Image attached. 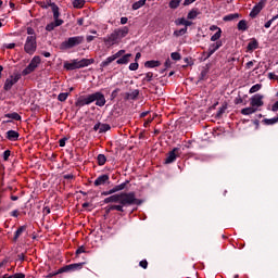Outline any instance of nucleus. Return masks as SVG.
Returning <instances> with one entry per match:
<instances>
[{"label": "nucleus", "instance_id": "nucleus-7", "mask_svg": "<svg viewBox=\"0 0 278 278\" xmlns=\"http://www.w3.org/2000/svg\"><path fill=\"white\" fill-rule=\"evenodd\" d=\"M20 79H21V75H18V74H16L15 76H10L4 81L3 90H5V92H10V90H12V87L15 84H18Z\"/></svg>", "mask_w": 278, "mask_h": 278}, {"label": "nucleus", "instance_id": "nucleus-47", "mask_svg": "<svg viewBox=\"0 0 278 278\" xmlns=\"http://www.w3.org/2000/svg\"><path fill=\"white\" fill-rule=\"evenodd\" d=\"M53 24H54L56 27H60V26L64 25V20H60V17H56V18H54Z\"/></svg>", "mask_w": 278, "mask_h": 278}, {"label": "nucleus", "instance_id": "nucleus-43", "mask_svg": "<svg viewBox=\"0 0 278 278\" xmlns=\"http://www.w3.org/2000/svg\"><path fill=\"white\" fill-rule=\"evenodd\" d=\"M172 60H174L175 62H179V60H181V54L179 52H173L170 54Z\"/></svg>", "mask_w": 278, "mask_h": 278}, {"label": "nucleus", "instance_id": "nucleus-42", "mask_svg": "<svg viewBox=\"0 0 278 278\" xmlns=\"http://www.w3.org/2000/svg\"><path fill=\"white\" fill-rule=\"evenodd\" d=\"M68 92H62L58 96V101H61V103H64L68 99Z\"/></svg>", "mask_w": 278, "mask_h": 278}, {"label": "nucleus", "instance_id": "nucleus-52", "mask_svg": "<svg viewBox=\"0 0 278 278\" xmlns=\"http://www.w3.org/2000/svg\"><path fill=\"white\" fill-rule=\"evenodd\" d=\"M175 25H186V18L185 17H180V18H177L175 21Z\"/></svg>", "mask_w": 278, "mask_h": 278}, {"label": "nucleus", "instance_id": "nucleus-61", "mask_svg": "<svg viewBox=\"0 0 278 278\" xmlns=\"http://www.w3.org/2000/svg\"><path fill=\"white\" fill-rule=\"evenodd\" d=\"M93 131H101V122H98V123L93 126Z\"/></svg>", "mask_w": 278, "mask_h": 278}, {"label": "nucleus", "instance_id": "nucleus-49", "mask_svg": "<svg viewBox=\"0 0 278 278\" xmlns=\"http://www.w3.org/2000/svg\"><path fill=\"white\" fill-rule=\"evenodd\" d=\"M102 197H110V194H116V192L114 191V188L110 189L109 191H103Z\"/></svg>", "mask_w": 278, "mask_h": 278}, {"label": "nucleus", "instance_id": "nucleus-21", "mask_svg": "<svg viewBox=\"0 0 278 278\" xmlns=\"http://www.w3.org/2000/svg\"><path fill=\"white\" fill-rule=\"evenodd\" d=\"M157 66H162V62L155 61V60H151V61H147L144 63V67L146 68H157Z\"/></svg>", "mask_w": 278, "mask_h": 278}, {"label": "nucleus", "instance_id": "nucleus-20", "mask_svg": "<svg viewBox=\"0 0 278 278\" xmlns=\"http://www.w3.org/2000/svg\"><path fill=\"white\" fill-rule=\"evenodd\" d=\"M260 47V42L257 39L253 38L251 41L248 43L247 51H255Z\"/></svg>", "mask_w": 278, "mask_h": 278}, {"label": "nucleus", "instance_id": "nucleus-37", "mask_svg": "<svg viewBox=\"0 0 278 278\" xmlns=\"http://www.w3.org/2000/svg\"><path fill=\"white\" fill-rule=\"evenodd\" d=\"M147 4V0H139L132 4V10H140L143 5Z\"/></svg>", "mask_w": 278, "mask_h": 278}, {"label": "nucleus", "instance_id": "nucleus-38", "mask_svg": "<svg viewBox=\"0 0 278 278\" xmlns=\"http://www.w3.org/2000/svg\"><path fill=\"white\" fill-rule=\"evenodd\" d=\"M111 129H112V126H110V124H101L100 123L99 134H105V131H110Z\"/></svg>", "mask_w": 278, "mask_h": 278}, {"label": "nucleus", "instance_id": "nucleus-41", "mask_svg": "<svg viewBox=\"0 0 278 278\" xmlns=\"http://www.w3.org/2000/svg\"><path fill=\"white\" fill-rule=\"evenodd\" d=\"M260 90H262V84H256L250 88L249 92L250 94H254V92H260Z\"/></svg>", "mask_w": 278, "mask_h": 278}, {"label": "nucleus", "instance_id": "nucleus-64", "mask_svg": "<svg viewBox=\"0 0 278 278\" xmlns=\"http://www.w3.org/2000/svg\"><path fill=\"white\" fill-rule=\"evenodd\" d=\"M218 29H220V27H218L216 25L210 26V31H218Z\"/></svg>", "mask_w": 278, "mask_h": 278}, {"label": "nucleus", "instance_id": "nucleus-60", "mask_svg": "<svg viewBox=\"0 0 278 278\" xmlns=\"http://www.w3.org/2000/svg\"><path fill=\"white\" fill-rule=\"evenodd\" d=\"M194 1H197V0H185L182 5H185V8L188 5H192V3H194Z\"/></svg>", "mask_w": 278, "mask_h": 278}, {"label": "nucleus", "instance_id": "nucleus-63", "mask_svg": "<svg viewBox=\"0 0 278 278\" xmlns=\"http://www.w3.org/2000/svg\"><path fill=\"white\" fill-rule=\"evenodd\" d=\"M269 79H276L278 81V76L275 73L268 74Z\"/></svg>", "mask_w": 278, "mask_h": 278}, {"label": "nucleus", "instance_id": "nucleus-40", "mask_svg": "<svg viewBox=\"0 0 278 278\" xmlns=\"http://www.w3.org/2000/svg\"><path fill=\"white\" fill-rule=\"evenodd\" d=\"M180 3H181V0H170L169 1L170 10H177Z\"/></svg>", "mask_w": 278, "mask_h": 278}, {"label": "nucleus", "instance_id": "nucleus-15", "mask_svg": "<svg viewBox=\"0 0 278 278\" xmlns=\"http://www.w3.org/2000/svg\"><path fill=\"white\" fill-rule=\"evenodd\" d=\"M140 94V90L135 89L132 92H126L124 96L125 101H136Z\"/></svg>", "mask_w": 278, "mask_h": 278}, {"label": "nucleus", "instance_id": "nucleus-9", "mask_svg": "<svg viewBox=\"0 0 278 278\" xmlns=\"http://www.w3.org/2000/svg\"><path fill=\"white\" fill-rule=\"evenodd\" d=\"M181 154V150L179 148H174L166 156L165 164H173L176 162L177 157Z\"/></svg>", "mask_w": 278, "mask_h": 278}, {"label": "nucleus", "instance_id": "nucleus-58", "mask_svg": "<svg viewBox=\"0 0 278 278\" xmlns=\"http://www.w3.org/2000/svg\"><path fill=\"white\" fill-rule=\"evenodd\" d=\"M16 47V43H4L3 49H14Z\"/></svg>", "mask_w": 278, "mask_h": 278}, {"label": "nucleus", "instance_id": "nucleus-13", "mask_svg": "<svg viewBox=\"0 0 278 278\" xmlns=\"http://www.w3.org/2000/svg\"><path fill=\"white\" fill-rule=\"evenodd\" d=\"M210 68H212V64L207 63L205 66L202 67V71L199 76V81H206L210 75Z\"/></svg>", "mask_w": 278, "mask_h": 278}, {"label": "nucleus", "instance_id": "nucleus-16", "mask_svg": "<svg viewBox=\"0 0 278 278\" xmlns=\"http://www.w3.org/2000/svg\"><path fill=\"white\" fill-rule=\"evenodd\" d=\"M21 137V134L16 130H8L7 131V140H10L11 142H16L18 138Z\"/></svg>", "mask_w": 278, "mask_h": 278}, {"label": "nucleus", "instance_id": "nucleus-24", "mask_svg": "<svg viewBox=\"0 0 278 278\" xmlns=\"http://www.w3.org/2000/svg\"><path fill=\"white\" fill-rule=\"evenodd\" d=\"M201 14V12H199V9L193 8L191 11H189V13L187 14V18L188 21H194V18H197V16Z\"/></svg>", "mask_w": 278, "mask_h": 278}, {"label": "nucleus", "instance_id": "nucleus-25", "mask_svg": "<svg viewBox=\"0 0 278 278\" xmlns=\"http://www.w3.org/2000/svg\"><path fill=\"white\" fill-rule=\"evenodd\" d=\"M24 231H27V226H21L20 228H17L13 238L14 242H16L18 238H21Z\"/></svg>", "mask_w": 278, "mask_h": 278}, {"label": "nucleus", "instance_id": "nucleus-31", "mask_svg": "<svg viewBox=\"0 0 278 278\" xmlns=\"http://www.w3.org/2000/svg\"><path fill=\"white\" fill-rule=\"evenodd\" d=\"M129 58H131V53H127V54L123 55L122 58H119L116 61V64H129Z\"/></svg>", "mask_w": 278, "mask_h": 278}, {"label": "nucleus", "instance_id": "nucleus-56", "mask_svg": "<svg viewBox=\"0 0 278 278\" xmlns=\"http://www.w3.org/2000/svg\"><path fill=\"white\" fill-rule=\"evenodd\" d=\"M81 253H86V248L83 245V247H79L77 250H76V255H81Z\"/></svg>", "mask_w": 278, "mask_h": 278}, {"label": "nucleus", "instance_id": "nucleus-35", "mask_svg": "<svg viewBox=\"0 0 278 278\" xmlns=\"http://www.w3.org/2000/svg\"><path fill=\"white\" fill-rule=\"evenodd\" d=\"M98 166H104L105 162H108V157L105 154H99L97 156Z\"/></svg>", "mask_w": 278, "mask_h": 278}, {"label": "nucleus", "instance_id": "nucleus-18", "mask_svg": "<svg viewBox=\"0 0 278 278\" xmlns=\"http://www.w3.org/2000/svg\"><path fill=\"white\" fill-rule=\"evenodd\" d=\"M48 5L51 8V10L53 12V18L54 20L60 18V7H58V4H55V2H50V3H48Z\"/></svg>", "mask_w": 278, "mask_h": 278}, {"label": "nucleus", "instance_id": "nucleus-2", "mask_svg": "<svg viewBox=\"0 0 278 278\" xmlns=\"http://www.w3.org/2000/svg\"><path fill=\"white\" fill-rule=\"evenodd\" d=\"M98 108H103L105 105V94L101 91H97L93 93L79 96L78 99L75 101V106L78 108V110H81L85 105H90L91 103H94Z\"/></svg>", "mask_w": 278, "mask_h": 278}, {"label": "nucleus", "instance_id": "nucleus-26", "mask_svg": "<svg viewBox=\"0 0 278 278\" xmlns=\"http://www.w3.org/2000/svg\"><path fill=\"white\" fill-rule=\"evenodd\" d=\"M72 5L75 10H81L86 5V0H73Z\"/></svg>", "mask_w": 278, "mask_h": 278}, {"label": "nucleus", "instance_id": "nucleus-14", "mask_svg": "<svg viewBox=\"0 0 278 278\" xmlns=\"http://www.w3.org/2000/svg\"><path fill=\"white\" fill-rule=\"evenodd\" d=\"M110 181V175L103 174L100 175L93 182V186L99 187V186H105Z\"/></svg>", "mask_w": 278, "mask_h": 278}, {"label": "nucleus", "instance_id": "nucleus-10", "mask_svg": "<svg viewBox=\"0 0 278 278\" xmlns=\"http://www.w3.org/2000/svg\"><path fill=\"white\" fill-rule=\"evenodd\" d=\"M266 8V0H261L257 4L253 7V9L250 12L251 18H256L260 12Z\"/></svg>", "mask_w": 278, "mask_h": 278}, {"label": "nucleus", "instance_id": "nucleus-5", "mask_svg": "<svg viewBox=\"0 0 278 278\" xmlns=\"http://www.w3.org/2000/svg\"><path fill=\"white\" fill-rule=\"evenodd\" d=\"M36 49H38L37 37L28 36L24 45L25 53H28V55H34L36 53Z\"/></svg>", "mask_w": 278, "mask_h": 278}, {"label": "nucleus", "instance_id": "nucleus-57", "mask_svg": "<svg viewBox=\"0 0 278 278\" xmlns=\"http://www.w3.org/2000/svg\"><path fill=\"white\" fill-rule=\"evenodd\" d=\"M273 23H275V20H273V17L267 21L264 25L265 29H269L270 25H273Z\"/></svg>", "mask_w": 278, "mask_h": 278}, {"label": "nucleus", "instance_id": "nucleus-19", "mask_svg": "<svg viewBox=\"0 0 278 278\" xmlns=\"http://www.w3.org/2000/svg\"><path fill=\"white\" fill-rule=\"evenodd\" d=\"M115 31L117 34V38L121 40L122 38H125L127 34H129V27L125 26L123 28L115 29Z\"/></svg>", "mask_w": 278, "mask_h": 278}, {"label": "nucleus", "instance_id": "nucleus-11", "mask_svg": "<svg viewBox=\"0 0 278 278\" xmlns=\"http://www.w3.org/2000/svg\"><path fill=\"white\" fill-rule=\"evenodd\" d=\"M263 99H264V96L256 93L250 99V105H252V108H255L257 110V108H262L264 105Z\"/></svg>", "mask_w": 278, "mask_h": 278}, {"label": "nucleus", "instance_id": "nucleus-48", "mask_svg": "<svg viewBox=\"0 0 278 278\" xmlns=\"http://www.w3.org/2000/svg\"><path fill=\"white\" fill-rule=\"evenodd\" d=\"M10 155H12V152L10 150H5L3 152V160H4V162H8V160H10Z\"/></svg>", "mask_w": 278, "mask_h": 278}, {"label": "nucleus", "instance_id": "nucleus-62", "mask_svg": "<svg viewBox=\"0 0 278 278\" xmlns=\"http://www.w3.org/2000/svg\"><path fill=\"white\" fill-rule=\"evenodd\" d=\"M271 112H278V100L271 105Z\"/></svg>", "mask_w": 278, "mask_h": 278}, {"label": "nucleus", "instance_id": "nucleus-22", "mask_svg": "<svg viewBox=\"0 0 278 278\" xmlns=\"http://www.w3.org/2000/svg\"><path fill=\"white\" fill-rule=\"evenodd\" d=\"M220 47H223V41H216L210 45L208 51L214 54L218 49H220Z\"/></svg>", "mask_w": 278, "mask_h": 278}, {"label": "nucleus", "instance_id": "nucleus-44", "mask_svg": "<svg viewBox=\"0 0 278 278\" xmlns=\"http://www.w3.org/2000/svg\"><path fill=\"white\" fill-rule=\"evenodd\" d=\"M142 81H153V72H148Z\"/></svg>", "mask_w": 278, "mask_h": 278}, {"label": "nucleus", "instance_id": "nucleus-27", "mask_svg": "<svg viewBox=\"0 0 278 278\" xmlns=\"http://www.w3.org/2000/svg\"><path fill=\"white\" fill-rule=\"evenodd\" d=\"M227 111V104H223L217 113L215 114V118H217V121H220V118H223V114H225V112Z\"/></svg>", "mask_w": 278, "mask_h": 278}, {"label": "nucleus", "instance_id": "nucleus-50", "mask_svg": "<svg viewBox=\"0 0 278 278\" xmlns=\"http://www.w3.org/2000/svg\"><path fill=\"white\" fill-rule=\"evenodd\" d=\"M55 24L52 22L46 26V31H53L55 29Z\"/></svg>", "mask_w": 278, "mask_h": 278}, {"label": "nucleus", "instance_id": "nucleus-55", "mask_svg": "<svg viewBox=\"0 0 278 278\" xmlns=\"http://www.w3.org/2000/svg\"><path fill=\"white\" fill-rule=\"evenodd\" d=\"M139 266H141V268L147 269L149 266V262H147V260L140 261Z\"/></svg>", "mask_w": 278, "mask_h": 278}, {"label": "nucleus", "instance_id": "nucleus-59", "mask_svg": "<svg viewBox=\"0 0 278 278\" xmlns=\"http://www.w3.org/2000/svg\"><path fill=\"white\" fill-rule=\"evenodd\" d=\"M203 55L205 56L204 58V61L205 60H210V58H212V55H214L210 50H207V52H203Z\"/></svg>", "mask_w": 278, "mask_h": 278}, {"label": "nucleus", "instance_id": "nucleus-33", "mask_svg": "<svg viewBox=\"0 0 278 278\" xmlns=\"http://www.w3.org/2000/svg\"><path fill=\"white\" fill-rule=\"evenodd\" d=\"M114 60H116V59H114L113 55L106 58L105 61L101 62V64H100L101 68H105L106 66H110V64H112V62H114Z\"/></svg>", "mask_w": 278, "mask_h": 278}, {"label": "nucleus", "instance_id": "nucleus-6", "mask_svg": "<svg viewBox=\"0 0 278 278\" xmlns=\"http://www.w3.org/2000/svg\"><path fill=\"white\" fill-rule=\"evenodd\" d=\"M41 59L39 55H35L30 63L22 71V75L25 77L27 75H30V73H34L36 71L37 66L40 65Z\"/></svg>", "mask_w": 278, "mask_h": 278}, {"label": "nucleus", "instance_id": "nucleus-28", "mask_svg": "<svg viewBox=\"0 0 278 278\" xmlns=\"http://www.w3.org/2000/svg\"><path fill=\"white\" fill-rule=\"evenodd\" d=\"M4 118H11V121H22L21 115L16 112L4 114Z\"/></svg>", "mask_w": 278, "mask_h": 278}, {"label": "nucleus", "instance_id": "nucleus-36", "mask_svg": "<svg viewBox=\"0 0 278 278\" xmlns=\"http://www.w3.org/2000/svg\"><path fill=\"white\" fill-rule=\"evenodd\" d=\"M186 34H188L187 27H184V28H180V29L174 31V36L176 38H179V36H186Z\"/></svg>", "mask_w": 278, "mask_h": 278}, {"label": "nucleus", "instance_id": "nucleus-39", "mask_svg": "<svg viewBox=\"0 0 278 278\" xmlns=\"http://www.w3.org/2000/svg\"><path fill=\"white\" fill-rule=\"evenodd\" d=\"M2 278H25V274L23 273H16L13 275L4 274Z\"/></svg>", "mask_w": 278, "mask_h": 278}, {"label": "nucleus", "instance_id": "nucleus-1", "mask_svg": "<svg viewBox=\"0 0 278 278\" xmlns=\"http://www.w3.org/2000/svg\"><path fill=\"white\" fill-rule=\"evenodd\" d=\"M108 203H118L122 207H131V205H142V200L136 198V192H121L115 193L109 198H105L103 201Z\"/></svg>", "mask_w": 278, "mask_h": 278}, {"label": "nucleus", "instance_id": "nucleus-51", "mask_svg": "<svg viewBox=\"0 0 278 278\" xmlns=\"http://www.w3.org/2000/svg\"><path fill=\"white\" fill-rule=\"evenodd\" d=\"M125 53V50H119L115 54H113L114 60H118V58H122Z\"/></svg>", "mask_w": 278, "mask_h": 278}, {"label": "nucleus", "instance_id": "nucleus-12", "mask_svg": "<svg viewBox=\"0 0 278 278\" xmlns=\"http://www.w3.org/2000/svg\"><path fill=\"white\" fill-rule=\"evenodd\" d=\"M118 40H119V38H118V34L116 33V30H114L108 37L103 38L104 45H109L110 47H112V45H116L118 42Z\"/></svg>", "mask_w": 278, "mask_h": 278}, {"label": "nucleus", "instance_id": "nucleus-23", "mask_svg": "<svg viewBox=\"0 0 278 278\" xmlns=\"http://www.w3.org/2000/svg\"><path fill=\"white\" fill-rule=\"evenodd\" d=\"M255 112H257V109L252 105L241 110L243 116H251V114H255Z\"/></svg>", "mask_w": 278, "mask_h": 278}, {"label": "nucleus", "instance_id": "nucleus-29", "mask_svg": "<svg viewBox=\"0 0 278 278\" xmlns=\"http://www.w3.org/2000/svg\"><path fill=\"white\" fill-rule=\"evenodd\" d=\"M127 186H129V180H126L125 182H122L115 187H113L114 192H121L123 190H125V188H127Z\"/></svg>", "mask_w": 278, "mask_h": 278}, {"label": "nucleus", "instance_id": "nucleus-34", "mask_svg": "<svg viewBox=\"0 0 278 278\" xmlns=\"http://www.w3.org/2000/svg\"><path fill=\"white\" fill-rule=\"evenodd\" d=\"M220 36H223V29H218L212 37L211 42H218L220 40Z\"/></svg>", "mask_w": 278, "mask_h": 278}, {"label": "nucleus", "instance_id": "nucleus-30", "mask_svg": "<svg viewBox=\"0 0 278 278\" xmlns=\"http://www.w3.org/2000/svg\"><path fill=\"white\" fill-rule=\"evenodd\" d=\"M237 29L239 31H247L249 29V26L247 25V20L239 21V23L237 25Z\"/></svg>", "mask_w": 278, "mask_h": 278}, {"label": "nucleus", "instance_id": "nucleus-45", "mask_svg": "<svg viewBox=\"0 0 278 278\" xmlns=\"http://www.w3.org/2000/svg\"><path fill=\"white\" fill-rule=\"evenodd\" d=\"M118 92H121L119 88H116L115 90L112 91L111 101H114V99H116V97H118Z\"/></svg>", "mask_w": 278, "mask_h": 278}, {"label": "nucleus", "instance_id": "nucleus-32", "mask_svg": "<svg viewBox=\"0 0 278 278\" xmlns=\"http://www.w3.org/2000/svg\"><path fill=\"white\" fill-rule=\"evenodd\" d=\"M237 18H240V14L239 13H231V14H228V15L224 16L223 21H225V23H227L229 21H236Z\"/></svg>", "mask_w": 278, "mask_h": 278}, {"label": "nucleus", "instance_id": "nucleus-8", "mask_svg": "<svg viewBox=\"0 0 278 278\" xmlns=\"http://www.w3.org/2000/svg\"><path fill=\"white\" fill-rule=\"evenodd\" d=\"M85 264H86V262L70 264L64 267H61L59 269V273H71V271H75V270H81V268H84Z\"/></svg>", "mask_w": 278, "mask_h": 278}, {"label": "nucleus", "instance_id": "nucleus-4", "mask_svg": "<svg viewBox=\"0 0 278 278\" xmlns=\"http://www.w3.org/2000/svg\"><path fill=\"white\" fill-rule=\"evenodd\" d=\"M86 38L84 36H74L68 37L66 40L61 42L60 50L68 51L70 49H75V47H79V45H84Z\"/></svg>", "mask_w": 278, "mask_h": 278}, {"label": "nucleus", "instance_id": "nucleus-46", "mask_svg": "<svg viewBox=\"0 0 278 278\" xmlns=\"http://www.w3.org/2000/svg\"><path fill=\"white\" fill-rule=\"evenodd\" d=\"M139 66L138 61H136L135 63H130L128 68L129 71H138Z\"/></svg>", "mask_w": 278, "mask_h": 278}, {"label": "nucleus", "instance_id": "nucleus-54", "mask_svg": "<svg viewBox=\"0 0 278 278\" xmlns=\"http://www.w3.org/2000/svg\"><path fill=\"white\" fill-rule=\"evenodd\" d=\"M66 141H68L67 137H64L62 139L59 140V146L60 147H66Z\"/></svg>", "mask_w": 278, "mask_h": 278}, {"label": "nucleus", "instance_id": "nucleus-17", "mask_svg": "<svg viewBox=\"0 0 278 278\" xmlns=\"http://www.w3.org/2000/svg\"><path fill=\"white\" fill-rule=\"evenodd\" d=\"M114 210L116 212H125V207H123V205L113 204L105 207V213L110 214V212H114Z\"/></svg>", "mask_w": 278, "mask_h": 278}, {"label": "nucleus", "instance_id": "nucleus-3", "mask_svg": "<svg viewBox=\"0 0 278 278\" xmlns=\"http://www.w3.org/2000/svg\"><path fill=\"white\" fill-rule=\"evenodd\" d=\"M92 64H94V59H74L71 62L65 61L63 68H65V71H77L79 68H86Z\"/></svg>", "mask_w": 278, "mask_h": 278}, {"label": "nucleus", "instance_id": "nucleus-53", "mask_svg": "<svg viewBox=\"0 0 278 278\" xmlns=\"http://www.w3.org/2000/svg\"><path fill=\"white\" fill-rule=\"evenodd\" d=\"M26 34L28 36H36V30L34 28H31V27H27L26 28Z\"/></svg>", "mask_w": 278, "mask_h": 278}]
</instances>
